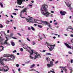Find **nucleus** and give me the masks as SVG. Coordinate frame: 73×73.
Returning <instances> with one entry per match:
<instances>
[{"label":"nucleus","instance_id":"f257e3e1","mask_svg":"<svg viewBox=\"0 0 73 73\" xmlns=\"http://www.w3.org/2000/svg\"><path fill=\"white\" fill-rule=\"evenodd\" d=\"M48 7V6H44L43 7V9L44 11V12H45L46 13H44L42 9H41V13L44 16H46V17H48L50 15V13H49V12L48 11V9L47 8Z\"/></svg>","mask_w":73,"mask_h":73},{"label":"nucleus","instance_id":"f03ea898","mask_svg":"<svg viewBox=\"0 0 73 73\" xmlns=\"http://www.w3.org/2000/svg\"><path fill=\"white\" fill-rule=\"evenodd\" d=\"M3 57H1L0 58V63L1 64V65H5V64H4V62H4V60H5V61H8L7 60V59H5V58H3V59H2V58H3Z\"/></svg>","mask_w":73,"mask_h":73},{"label":"nucleus","instance_id":"7ed1b4c3","mask_svg":"<svg viewBox=\"0 0 73 73\" xmlns=\"http://www.w3.org/2000/svg\"><path fill=\"white\" fill-rule=\"evenodd\" d=\"M35 54H36V55H35V58H34V59L35 60H36V58H38V56L40 57V58H41V55H40V54H38V53L36 52H35Z\"/></svg>","mask_w":73,"mask_h":73},{"label":"nucleus","instance_id":"20e7f679","mask_svg":"<svg viewBox=\"0 0 73 73\" xmlns=\"http://www.w3.org/2000/svg\"><path fill=\"white\" fill-rule=\"evenodd\" d=\"M23 1H26L25 0H17V3L19 5H21Z\"/></svg>","mask_w":73,"mask_h":73},{"label":"nucleus","instance_id":"39448f33","mask_svg":"<svg viewBox=\"0 0 73 73\" xmlns=\"http://www.w3.org/2000/svg\"><path fill=\"white\" fill-rule=\"evenodd\" d=\"M31 51L32 52L31 53V51H29V50L28 51V52H29L30 53V57L31 59H33L34 58L32 57V56H31V55H32V54H33V53H34V52H33V50H31Z\"/></svg>","mask_w":73,"mask_h":73},{"label":"nucleus","instance_id":"423d86ee","mask_svg":"<svg viewBox=\"0 0 73 73\" xmlns=\"http://www.w3.org/2000/svg\"><path fill=\"white\" fill-rule=\"evenodd\" d=\"M26 20L27 21V22L28 23H36V21H35V22L33 21H31V20H32V19L29 18L28 19V18H26Z\"/></svg>","mask_w":73,"mask_h":73},{"label":"nucleus","instance_id":"0eeeda50","mask_svg":"<svg viewBox=\"0 0 73 73\" xmlns=\"http://www.w3.org/2000/svg\"><path fill=\"white\" fill-rule=\"evenodd\" d=\"M47 65L48 68H50L51 67V66H53V62L52 61H50V64H47Z\"/></svg>","mask_w":73,"mask_h":73},{"label":"nucleus","instance_id":"6e6552de","mask_svg":"<svg viewBox=\"0 0 73 73\" xmlns=\"http://www.w3.org/2000/svg\"><path fill=\"white\" fill-rule=\"evenodd\" d=\"M4 67H5V68H6L7 69L5 70V69H4V68H3V69H2V71H3V72H8V71L9 70V68L8 67L6 66H4Z\"/></svg>","mask_w":73,"mask_h":73},{"label":"nucleus","instance_id":"1a4fd4ad","mask_svg":"<svg viewBox=\"0 0 73 73\" xmlns=\"http://www.w3.org/2000/svg\"><path fill=\"white\" fill-rule=\"evenodd\" d=\"M27 8H25L23 9V10H22V11H21L20 13V17H21V16L22 15V12H23V13H24V12H27Z\"/></svg>","mask_w":73,"mask_h":73},{"label":"nucleus","instance_id":"9d476101","mask_svg":"<svg viewBox=\"0 0 73 73\" xmlns=\"http://www.w3.org/2000/svg\"><path fill=\"white\" fill-rule=\"evenodd\" d=\"M4 40V39L1 36L0 37V42H1V44H3V41Z\"/></svg>","mask_w":73,"mask_h":73},{"label":"nucleus","instance_id":"9b49d317","mask_svg":"<svg viewBox=\"0 0 73 73\" xmlns=\"http://www.w3.org/2000/svg\"><path fill=\"white\" fill-rule=\"evenodd\" d=\"M60 12L61 15H63V16L65 15V14H66L67 13L66 12L64 11H60Z\"/></svg>","mask_w":73,"mask_h":73},{"label":"nucleus","instance_id":"f8f14e48","mask_svg":"<svg viewBox=\"0 0 73 73\" xmlns=\"http://www.w3.org/2000/svg\"><path fill=\"white\" fill-rule=\"evenodd\" d=\"M41 21V22L42 23H43V25H48V24H49V23L47 21Z\"/></svg>","mask_w":73,"mask_h":73},{"label":"nucleus","instance_id":"ddd939ff","mask_svg":"<svg viewBox=\"0 0 73 73\" xmlns=\"http://www.w3.org/2000/svg\"><path fill=\"white\" fill-rule=\"evenodd\" d=\"M11 56H12V54L9 55L8 54H4V56L2 57H11Z\"/></svg>","mask_w":73,"mask_h":73},{"label":"nucleus","instance_id":"4468645a","mask_svg":"<svg viewBox=\"0 0 73 73\" xmlns=\"http://www.w3.org/2000/svg\"><path fill=\"white\" fill-rule=\"evenodd\" d=\"M64 44L65 45H66V46H67V48H70V49H72V48L71 47V46H70L69 44L66 43H64Z\"/></svg>","mask_w":73,"mask_h":73},{"label":"nucleus","instance_id":"2eb2a0df","mask_svg":"<svg viewBox=\"0 0 73 73\" xmlns=\"http://www.w3.org/2000/svg\"><path fill=\"white\" fill-rule=\"evenodd\" d=\"M4 47L2 46H0V52H1L3 50H4Z\"/></svg>","mask_w":73,"mask_h":73},{"label":"nucleus","instance_id":"dca6fc26","mask_svg":"<svg viewBox=\"0 0 73 73\" xmlns=\"http://www.w3.org/2000/svg\"><path fill=\"white\" fill-rule=\"evenodd\" d=\"M54 47L53 46H50V48L48 47L50 51H52V50H53V49H54Z\"/></svg>","mask_w":73,"mask_h":73},{"label":"nucleus","instance_id":"f3484780","mask_svg":"<svg viewBox=\"0 0 73 73\" xmlns=\"http://www.w3.org/2000/svg\"><path fill=\"white\" fill-rule=\"evenodd\" d=\"M10 58V60H15V56H13V55H12V56Z\"/></svg>","mask_w":73,"mask_h":73},{"label":"nucleus","instance_id":"a211bd4d","mask_svg":"<svg viewBox=\"0 0 73 73\" xmlns=\"http://www.w3.org/2000/svg\"><path fill=\"white\" fill-rule=\"evenodd\" d=\"M8 42H7V40H5L4 43H3V44L4 45H5L6 44H8Z\"/></svg>","mask_w":73,"mask_h":73},{"label":"nucleus","instance_id":"6ab92c4d","mask_svg":"<svg viewBox=\"0 0 73 73\" xmlns=\"http://www.w3.org/2000/svg\"><path fill=\"white\" fill-rule=\"evenodd\" d=\"M46 60H47V62H48V61H50V58H46Z\"/></svg>","mask_w":73,"mask_h":73},{"label":"nucleus","instance_id":"aec40b11","mask_svg":"<svg viewBox=\"0 0 73 73\" xmlns=\"http://www.w3.org/2000/svg\"><path fill=\"white\" fill-rule=\"evenodd\" d=\"M0 5L1 7H2V8H3V3H2V2H1L0 3Z\"/></svg>","mask_w":73,"mask_h":73},{"label":"nucleus","instance_id":"412c9836","mask_svg":"<svg viewBox=\"0 0 73 73\" xmlns=\"http://www.w3.org/2000/svg\"><path fill=\"white\" fill-rule=\"evenodd\" d=\"M35 66V64H33L30 67V68H33V67H34Z\"/></svg>","mask_w":73,"mask_h":73},{"label":"nucleus","instance_id":"4be33fe9","mask_svg":"<svg viewBox=\"0 0 73 73\" xmlns=\"http://www.w3.org/2000/svg\"><path fill=\"white\" fill-rule=\"evenodd\" d=\"M22 45L23 46V48H24L25 49H26V48L25 47V46H27V45H26L25 44H23Z\"/></svg>","mask_w":73,"mask_h":73},{"label":"nucleus","instance_id":"5701e85b","mask_svg":"<svg viewBox=\"0 0 73 73\" xmlns=\"http://www.w3.org/2000/svg\"><path fill=\"white\" fill-rule=\"evenodd\" d=\"M33 70H34V71H35V72H37V73H40V72H38V71L35 70V69H32L31 70H30V71H33Z\"/></svg>","mask_w":73,"mask_h":73},{"label":"nucleus","instance_id":"b1692460","mask_svg":"<svg viewBox=\"0 0 73 73\" xmlns=\"http://www.w3.org/2000/svg\"><path fill=\"white\" fill-rule=\"evenodd\" d=\"M46 56H48V55H49V56H52V54L49 53H46Z\"/></svg>","mask_w":73,"mask_h":73},{"label":"nucleus","instance_id":"393cba45","mask_svg":"<svg viewBox=\"0 0 73 73\" xmlns=\"http://www.w3.org/2000/svg\"><path fill=\"white\" fill-rule=\"evenodd\" d=\"M11 45H12V46H15V42H11Z\"/></svg>","mask_w":73,"mask_h":73},{"label":"nucleus","instance_id":"a878e982","mask_svg":"<svg viewBox=\"0 0 73 73\" xmlns=\"http://www.w3.org/2000/svg\"><path fill=\"white\" fill-rule=\"evenodd\" d=\"M31 29H32V30H33V31H35V29L33 27H31Z\"/></svg>","mask_w":73,"mask_h":73},{"label":"nucleus","instance_id":"bb28decb","mask_svg":"<svg viewBox=\"0 0 73 73\" xmlns=\"http://www.w3.org/2000/svg\"><path fill=\"white\" fill-rule=\"evenodd\" d=\"M67 5V7H68L69 8H70V7H71V4H70L69 5H68V4H66Z\"/></svg>","mask_w":73,"mask_h":73},{"label":"nucleus","instance_id":"cd10ccee","mask_svg":"<svg viewBox=\"0 0 73 73\" xmlns=\"http://www.w3.org/2000/svg\"><path fill=\"white\" fill-rule=\"evenodd\" d=\"M38 27H39V28H42V26H41L40 25H38Z\"/></svg>","mask_w":73,"mask_h":73},{"label":"nucleus","instance_id":"c85d7f7f","mask_svg":"<svg viewBox=\"0 0 73 73\" xmlns=\"http://www.w3.org/2000/svg\"><path fill=\"white\" fill-rule=\"evenodd\" d=\"M70 73H72V72H73V70H72V69L70 68Z\"/></svg>","mask_w":73,"mask_h":73},{"label":"nucleus","instance_id":"c756f323","mask_svg":"<svg viewBox=\"0 0 73 73\" xmlns=\"http://www.w3.org/2000/svg\"><path fill=\"white\" fill-rule=\"evenodd\" d=\"M10 21H7L6 23L7 24H9V23H10Z\"/></svg>","mask_w":73,"mask_h":73},{"label":"nucleus","instance_id":"7c9ffc66","mask_svg":"<svg viewBox=\"0 0 73 73\" xmlns=\"http://www.w3.org/2000/svg\"><path fill=\"white\" fill-rule=\"evenodd\" d=\"M60 68H62V69H65V67H61V66H60Z\"/></svg>","mask_w":73,"mask_h":73},{"label":"nucleus","instance_id":"2f4dec72","mask_svg":"<svg viewBox=\"0 0 73 73\" xmlns=\"http://www.w3.org/2000/svg\"><path fill=\"white\" fill-rule=\"evenodd\" d=\"M0 25H1L0 28H3V26L2 25H1V24H0Z\"/></svg>","mask_w":73,"mask_h":73},{"label":"nucleus","instance_id":"473e14b6","mask_svg":"<svg viewBox=\"0 0 73 73\" xmlns=\"http://www.w3.org/2000/svg\"><path fill=\"white\" fill-rule=\"evenodd\" d=\"M64 70L66 73H67V69H65Z\"/></svg>","mask_w":73,"mask_h":73},{"label":"nucleus","instance_id":"72a5a7b5","mask_svg":"<svg viewBox=\"0 0 73 73\" xmlns=\"http://www.w3.org/2000/svg\"><path fill=\"white\" fill-rule=\"evenodd\" d=\"M12 38H13L14 39H17V38H16L15 37H12Z\"/></svg>","mask_w":73,"mask_h":73},{"label":"nucleus","instance_id":"f704fd0d","mask_svg":"<svg viewBox=\"0 0 73 73\" xmlns=\"http://www.w3.org/2000/svg\"><path fill=\"white\" fill-rule=\"evenodd\" d=\"M73 39H71L70 40V42H71V43H73Z\"/></svg>","mask_w":73,"mask_h":73},{"label":"nucleus","instance_id":"c9c22d12","mask_svg":"<svg viewBox=\"0 0 73 73\" xmlns=\"http://www.w3.org/2000/svg\"><path fill=\"white\" fill-rule=\"evenodd\" d=\"M13 15H17V14L16 13H13Z\"/></svg>","mask_w":73,"mask_h":73},{"label":"nucleus","instance_id":"e433bc0d","mask_svg":"<svg viewBox=\"0 0 73 73\" xmlns=\"http://www.w3.org/2000/svg\"><path fill=\"white\" fill-rule=\"evenodd\" d=\"M20 50H21V52H23V48H21Z\"/></svg>","mask_w":73,"mask_h":73},{"label":"nucleus","instance_id":"4c0bfd02","mask_svg":"<svg viewBox=\"0 0 73 73\" xmlns=\"http://www.w3.org/2000/svg\"><path fill=\"white\" fill-rule=\"evenodd\" d=\"M27 40H28V41H29L30 42V41H31V40H30L28 38H27Z\"/></svg>","mask_w":73,"mask_h":73},{"label":"nucleus","instance_id":"58836bf2","mask_svg":"<svg viewBox=\"0 0 73 73\" xmlns=\"http://www.w3.org/2000/svg\"><path fill=\"white\" fill-rule=\"evenodd\" d=\"M68 53L70 54H72V53L70 52H68Z\"/></svg>","mask_w":73,"mask_h":73},{"label":"nucleus","instance_id":"ea45409f","mask_svg":"<svg viewBox=\"0 0 73 73\" xmlns=\"http://www.w3.org/2000/svg\"><path fill=\"white\" fill-rule=\"evenodd\" d=\"M17 52V51H16V50H15L14 51H13V53H15V52Z\"/></svg>","mask_w":73,"mask_h":73},{"label":"nucleus","instance_id":"a19ab883","mask_svg":"<svg viewBox=\"0 0 73 73\" xmlns=\"http://www.w3.org/2000/svg\"><path fill=\"white\" fill-rule=\"evenodd\" d=\"M18 7H19V8H24V6H23L22 7H21V6H18Z\"/></svg>","mask_w":73,"mask_h":73},{"label":"nucleus","instance_id":"79ce46f5","mask_svg":"<svg viewBox=\"0 0 73 73\" xmlns=\"http://www.w3.org/2000/svg\"><path fill=\"white\" fill-rule=\"evenodd\" d=\"M48 27H50V24L49 23H48Z\"/></svg>","mask_w":73,"mask_h":73},{"label":"nucleus","instance_id":"37998d69","mask_svg":"<svg viewBox=\"0 0 73 73\" xmlns=\"http://www.w3.org/2000/svg\"><path fill=\"white\" fill-rule=\"evenodd\" d=\"M50 72H52V73H55V72H54L53 71H52V70H50Z\"/></svg>","mask_w":73,"mask_h":73},{"label":"nucleus","instance_id":"c03bdc74","mask_svg":"<svg viewBox=\"0 0 73 73\" xmlns=\"http://www.w3.org/2000/svg\"><path fill=\"white\" fill-rule=\"evenodd\" d=\"M50 46H55V45L54 44L53 45H50Z\"/></svg>","mask_w":73,"mask_h":73},{"label":"nucleus","instance_id":"a18cd8bd","mask_svg":"<svg viewBox=\"0 0 73 73\" xmlns=\"http://www.w3.org/2000/svg\"><path fill=\"white\" fill-rule=\"evenodd\" d=\"M16 66L17 67H19V65L18 64H16Z\"/></svg>","mask_w":73,"mask_h":73},{"label":"nucleus","instance_id":"49530a36","mask_svg":"<svg viewBox=\"0 0 73 73\" xmlns=\"http://www.w3.org/2000/svg\"><path fill=\"white\" fill-rule=\"evenodd\" d=\"M11 60V58H7V61H9V60Z\"/></svg>","mask_w":73,"mask_h":73},{"label":"nucleus","instance_id":"de8ad7c7","mask_svg":"<svg viewBox=\"0 0 73 73\" xmlns=\"http://www.w3.org/2000/svg\"><path fill=\"white\" fill-rule=\"evenodd\" d=\"M71 63H73V60H71Z\"/></svg>","mask_w":73,"mask_h":73},{"label":"nucleus","instance_id":"09e8293b","mask_svg":"<svg viewBox=\"0 0 73 73\" xmlns=\"http://www.w3.org/2000/svg\"><path fill=\"white\" fill-rule=\"evenodd\" d=\"M46 43L48 45H50L47 42H46Z\"/></svg>","mask_w":73,"mask_h":73},{"label":"nucleus","instance_id":"8fccbe9b","mask_svg":"<svg viewBox=\"0 0 73 73\" xmlns=\"http://www.w3.org/2000/svg\"><path fill=\"white\" fill-rule=\"evenodd\" d=\"M28 29L30 31H31V28L30 27H28Z\"/></svg>","mask_w":73,"mask_h":73},{"label":"nucleus","instance_id":"3c124183","mask_svg":"<svg viewBox=\"0 0 73 73\" xmlns=\"http://www.w3.org/2000/svg\"><path fill=\"white\" fill-rule=\"evenodd\" d=\"M6 39L5 40H7V41L8 40V37H6Z\"/></svg>","mask_w":73,"mask_h":73},{"label":"nucleus","instance_id":"603ef678","mask_svg":"<svg viewBox=\"0 0 73 73\" xmlns=\"http://www.w3.org/2000/svg\"><path fill=\"white\" fill-rule=\"evenodd\" d=\"M7 33H9V30H7Z\"/></svg>","mask_w":73,"mask_h":73},{"label":"nucleus","instance_id":"864d4df0","mask_svg":"<svg viewBox=\"0 0 73 73\" xmlns=\"http://www.w3.org/2000/svg\"><path fill=\"white\" fill-rule=\"evenodd\" d=\"M14 10L15 11H18V10H19L17 9H15Z\"/></svg>","mask_w":73,"mask_h":73},{"label":"nucleus","instance_id":"5fc2aeb1","mask_svg":"<svg viewBox=\"0 0 73 73\" xmlns=\"http://www.w3.org/2000/svg\"><path fill=\"white\" fill-rule=\"evenodd\" d=\"M69 9H70V10H71V9H72V7H71V6H70V7H69Z\"/></svg>","mask_w":73,"mask_h":73},{"label":"nucleus","instance_id":"6e6d98bb","mask_svg":"<svg viewBox=\"0 0 73 73\" xmlns=\"http://www.w3.org/2000/svg\"><path fill=\"white\" fill-rule=\"evenodd\" d=\"M33 45H35L36 44V43L35 42H33Z\"/></svg>","mask_w":73,"mask_h":73},{"label":"nucleus","instance_id":"4d7b16f0","mask_svg":"<svg viewBox=\"0 0 73 73\" xmlns=\"http://www.w3.org/2000/svg\"><path fill=\"white\" fill-rule=\"evenodd\" d=\"M57 24H58V23L56 22V23H54V25H57Z\"/></svg>","mask_w":73,"mask_h":73},{"label":"nucleus","instance_id":"13d9d810","mask_svg":"<svg viewBox=\"0 0 73 73\" xmlns=\"http://www.w3.org/2000/svg\"><path fill=\"white\" fill-rule=\"evenodd\" d=\"M54 35H55V36H57L58 35V34H54Z\"/></svg>","mask_w":73,"mask_h":73},{"label":"nucleus","instance_id":"bf43d9fd","mask_svg":"<svg viewBox=\"0 0 73 73\" xmlns=\"http://www.w3.org/2000/svg\"><path fill=\"white\" fill-rule=\"evenodd\" d=\"M71 37H73V35H70Z\"/></svg>","mask_w":73,"mask_h":73},{"label":"nucleus","instance_id":"052dcab7","mask_svg":"<svg viewBox=\"0 0 73 73\" xmlns=\"http://www.w3.org/2000/svg\"><path fill=\"white\" fill-rule=\"evenodd\" d=\"M12 71H13V73H15V71L14 70H13H13H12Z\"/></svg>","mask_w":73,"mask_h":73},{"label":"nucleus","instance_id":"680f3d73","mask_svg":"<svg viewBox=\"0 0 73 73\" xmlns=\"http://www.w3.org/2000/svg\"><path fill=\"white\" fill-rule=\"evenodd\" d=\"M18 71H19V72H20V68H19L18 69Z\"/></svg>","mask_w":73,"mask_h":73},{"label":"nucleus","instance_id":"e2e57ef3","mask_svg":"<svg viewBox=\"0 0 73 73\" xmlns=\"http://www.w3.org/2000/svg\"><path fill=\"white\" fill-rule=\"evenodd\" d=\"M46 52V50H43L42 51V52Z\"/></svg>","mask_w":73,"mask_h":73},{"label":"nucleus","instance_id":"0e129e2a","mask_svg":"<svg viewBox=\"0 0 73 73\" xmlns=\"http://www.w3.org/2000/svg\"><path fill=\"white\" fill-rule=\"evenodd\" d=\"M14 29L16 30V27H14Z\"/></svg>","mask_w":73,"mask_h":73},{"label":"nucleus","instance_id":"69168bd1","mask_svg":"<svg viewBox=\"0 0 73 73\" xmlns=\"http://www.w3.org/2000/svg\"><path fill=\"white\" fill-rule=\"evenodd\" d=\"M58 61H57L56 62H55V64H57V63H58Z\"/></svg>","mask_w":73,"mask_h":73},{"label":"nucleus","instance_id":"338daca9","mask_svg":"<svg viewBox=\"0 0 73 73\" xmlns=\"http://www.w3.org/2000/svg\"><path fill=\"white\" fill-rule=\"evenodd\" d=\"M18 35H19V36H21V35H20V34L19 33H17Z\"/></svg>","mask_w":73,"mask_h":73},{"label":"nucleus","instance_id":"774afa93","mask_svg":"<svg viewBox=\"0 0 73 73\" xmlns=\"http://www.w3.org/2000/svg\"><path fill=\"white\" fill-rule=\"evenodd\" d=\"M11 16L12 17V18H13V16L11 15Z\"/></svg>","mask_w":73,"mask_h":73}]
</instances>
